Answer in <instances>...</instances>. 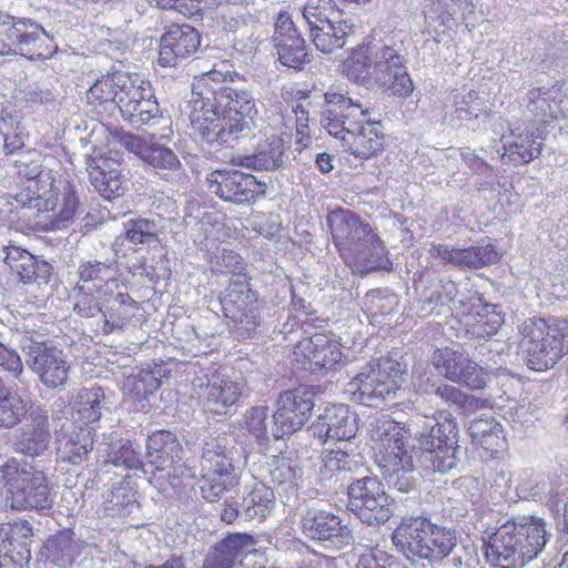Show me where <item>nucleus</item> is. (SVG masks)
<instances>
[{"label": "nucleus", "mask_w": 568, "mask_h": 568, "mask_svg": "<svg viewBox=\"0 0 568 568\" xmlns=\"http://www.w3.org/2000/svg\"><path fill=\"white\" fill-rule=\"evenodd\" d=\"M190 104L193 134L210 144L246 136L261 120L251 93L221 85L211 73L194 79Z\"/></svg>", "instance_id": "f257e3e1"}, {"label": "nucleus", "mask_w": 568, "mask_h": 568, "mask_svg": "<svg viewBox=\"0 0 568 568\" xmlns=\"http://www.w3.org/2000/svg\"><path fill=\"white\" fill-rule=\"evenodd\" d=\"M19 428L11 442L12 450L27 457L42 456L51 443L49 412L30 398L29 384L18 386L0 376V430Z\"/></svg>", "instance_id": "f03ea898"}, {"label": "nucleus", "mask_w": 568, "mask_h": 568, "mask_svg": "<svg viewBox=\"0 0 568 568\" xmlns=\"http://www.w3.org/2000/svg\"><path fill=\"white\" fill-rule=\"evenodd\" d=\"M326 221L335 246L353 272L367 274L392 268L383 242L355 213L336 209L327 214Z\"/></svg>", "instance_id": "7ed1b4c3"}, {"label": "nucleus", "mask_w": 568, "mask_h": 568, "mask_svg": "<svg viewBox=\"0 0 568 568\" xmlns=\"http://www.w3.org/2000/svg\"><path fill=\"white\" fill-rule=\"evenodd\" d=\"M549 536L542 519L508 520L484 545L486 560L500 568L524 567L542 551Z\"/></svg>", "instance_id": "20e7f679"}, {"label": "nucleus", "mask_w": 568, "mask_h": 568, "mask_svg": "<svg viewBox=\"0 0 568 568\" xmlns=\"http://www.w3.org/2000/svg\"><path fill=\"white\" fill-rule=\"evenodd\" d=\"M518 331L526 364L532 371H548L568 354V317H530Z\"/></svg>", "instance_id": "39448f33"}, {"label": "nucleus", "mask_w": 568, "mask_h": 568, "mask_svg": "<svg viewBox=\"0 0 568 568\" xmlns=\"http://www.w3.org/2000/svg\"><path fill=\"white\" fill-rule=\"evenodd\" d=\"M415 437L420 448V464L426 471L446 474L460 462L457 424L452 414L440 410L415 423Z\"/></svg>", "instance_id": "423d86ee"}, {"label": "nucleus", "mask_w": 568, "mask_h": 568, "mask_svg": "<svg viewBox=\"0 0 568 568\" xmlns=\"http://www.w3.org/2000/svg\"><path fill=\"white\" fill-rule=\"evenodd\" d=\"M351 61L349 68L357 79H372L396 97H407L413 91L404 58L392 47L358 45L353 50Z\"/></svg>", "instance_id": "0eeeda50"}, {"label": "nucleus", "mask_w": 568, "mask_h": 568, "mask_svg": "<svg viewBox=\"0 0 568 568\" xmlns=\"http://www.w3.org/2000/svg\"><path fill=\"white\" fill-rule=\"evenodd\" d=\"M393 542L408 560H444L455 546V531L417 516L403 518L393 532Z\"/></svg>", "instance_id": "6e6552de"}, {"label": "nucleus", "mask_w": 568, "mask_h": 568, "mask_svg": "<svg viewBox=\"0 0 568 568\" xmlns=\"http://www.w3.org/2000/svg\"><path fill=\"white\" fill-rule=\"evenodd\" d=\"M27 318L19 329V346L26 356L28 367L38 375L39 381L48 388L65 385L71 365L68 355L52 343L44 341V335L36 331Z\"/></svg>", "instance_id": "1a4fd4ad"}, {"label": "nucleus", "mask_w": 568, "mask_h": 568, "mask_svg": "<svg viewBox=\"0 0 568 568\" xmlns=\"http://www.w3.org/2000/svg\"><path fill=\"white\" fill-rule=\"evenodd\" d=\"M404 368L390 356L372 361L347 384V392L361 404L378 407L394 397L400 388Z\"/></svg>", "instance_id": "9d476101"}, {"label": "nucleus", "mask_w": 568, "mask_h": 568, "mask_svg": "<svg viewBox=\"0 0 568 568\" xmlns=\"http://www.w3.org/2000/svg\"><path fill=\"white\" fill-rule=\"evenodd\" d=\"M55 48L36 21L0 14V55L20 54L29 60H44Z\"/></svg>", "instance_id": "9b49d317"}, {"label": "nucleus", "mask_w": 568, "mask_h": 568, "mask_svg": "<svg viewBox=\"0 0 568 568\" xmlns=\"http://www.w3.org/2000/svg\"><path fill=\"white\" fill-rule=\"evenodd\" d=\"M348 509L363 523L379 525L393 515L389 496L383 484L372 476L353 480L347 487Z\"/></svg>", "instance_id": "f8f14e48"}, {"label": "nucleus", "mask_w": 568, "mask_h": 568, "mask_svg": "<svg viewBox=\"0 0 568 568\" xmlns=\"http://www.w3.org/2000/svg\"><path fill=\"white\" fill-rule=\"evenodd\" d=\"M8 496L12 509H45L51 505L47 478L41 471L18 469L7 465L4 469Z\"/></svg>", "instance_id": "ddd939ff"}, {"label": "nucleus", "mask_w": 568, "mask_h": 568, "mask_svg": "<svg viewBox=\"0 0 568 568\" xmlns=\"http://www.w3.org/2000/svg\"><path fill=\"white\" fill-rule=\"evenodd\" d=\"M371 116V109L347 94L326 92L321 112V123L327 132L342 140L351 134Z\"/></svg>", "instance_id": "4468645a"}, {"label": "nucleus", "mask_w": 568, "mask_h": 568, "mask_svg": "<svg viewBox=\"0 0 568 568\" xmlns=\"http://www.w3.org/2000/svg\"><path fill=\"white\" fill-rule=\"evenodd\" d=\"M314 408V393L304 385L282 392L276 400L273 414L275 428L272 435L275 439L293 434L301 429L310 418Z\"/></svg>", "instance_id": "2eb2a0df"}, {"label": "nucleus", "mask_w": 568, "mask_h": 568, "mask_svg": "<svg viewBox=\"0 0 568 568\" xmlns=\"http://www.w3.org/2000/svg\"><path fill=\"white\" fill-rule=\"evenodd\" d=\"M433 364L445 378L474 390L484 389L489 381L486 371L459 348H437Z\"/></svg>", "instance_id": "dca6fc26"}, {"label": "nucleus", "mask_w": 568, "mask_h": 568, "mask_svg": "<svg viewBox=\"0 0 568 568\" xmlns=\"http://www.w3.org/2000/svg\"><path fill=\"white\" fill-rule=\"evenodd\" d=\"M224 315L234 323L239 337H248L258 326V305L247 283L233 282L221 300Z\"/></svg>", "instance_id": "f3484780"}, {"label": "nucleus", "mask_w": 568, "mask_h": 568, "mask_svg": "<svg viewBox=\"0 0 568 568\" xmlns=\"http://www.w3.org/2000/svg\"><path fill=\"white\" fill-rule=\"evenodd\" d=\"M206 186L210 193L234 204L255 202L266 191L264 182L237 170L210 173L206 178Z\"/></svg>", "instance_id": "a211bd4d"}, {"label": "nucleus", "mask_w": 568, "mask_h": 568, "mask_svg": "<svg viewBox=\"0 0 568 568\" xmlns=\"http://www.w3.org/2000/svg\"><path fill=\"white\" fill-rule=\"evenodd\" d=\"M367 433L373 444L377 465L412 454L408 445V430L388 416L373 418Z\"/></svg>", "instance_id": "6ab92c4d"}, {"label": "nucleus", "mask_w": 568, "mask_h": 568, "mask_svg": "<svg viewBox=\"0 0 568 568\" xmlns=\"http://www.w3.org/2000/svg\"><path fill=\"white\" fill-rule=\"evenodd\" d=\"M192 385L203 408L216 415L227 414L229 408L235 405L242 395L240 384L221 373L204 378L197 377Z\"/></svg>", "instance_id": "aec40b11"}, {"label": "nucleus", "mask_w": 568, "mask_h": 568, "mask_svg": "<svg viewBox=\"0 0 568 568\" xmlns=\"http://www.w3.org/2000/svg\"><path fill=\"white\" fill-rule=\"evenodd\" d=\"M273 42L278 61L294 70H302L311 63L312 55L307 50L305 39L297 30L291 16L280 12L274 24Z\"/></svg>", "instance_id": "412c9836"}, {"label": "nucleus", "mask_w": 568, "mask_h": 568, "mask_svg": "<svg viewBox=\"0 0 568 568\" xmlns=\"http://www.w3.org/2000/svg\"><path fill=\"white\" fill-rule=\"evenodd\" d=\"M85 170L90 184L106 200L124 192L125 176L123 164L111 154L88 155Z\"/></svg>", "instance_id": "4be33fe9"}, {"label": "nucleus", "mask_w": 568, "mask_h": 568, "mask_svg": "<svg viewBox=\"0 0 568 568\" xmlns=\"http://www.w3.org/2000/svg\"><path fill=\"white\" fill-rule=\"evenodd\" d=\"M201 43L197 30L189 24H172L161 37L159 63L175 67L180 61L194 54Z\"/></svg>", "instance_id": "5701e85b"}, {"label": "nucleus", "mask_w": 568, "mask_h": 568, "mask_svg": "<svg viewBox=\"0 0 568 568\" xmlns=\"http://www.w3.org/2000/svg\"><path fill=\"white\" fill-rule=\"evenodd\" d=\"M429 253L445 264L460 270H478L498 260L491 244H478L466 248L453 247L447 244H430Z\"/></svg>", "instance_id": "b1692460"}, {"label": "nucleus", "mask_w": 568, "mask_h": 568, "mask_svg": "<svg viewBox=\"0 0 568 568\" xmlns=\"http://www.w3.org/2000/svg\"><path fill=\"white\" fill-rule=\"evenodd\" d=\"M3 262L11 273L23 284L49 283L52 276V266L44 260H39L26 250L16 245L3 246Z\"/></svg>", "instance_id": "393cba45"}, {"label": "nucleus", "mask_w": 568, "mask_h": 568, "mask_svg": "<svg viewBox=\"0 0 568 568\" xmlns=\"http://www.w3.org/2000/svg\"><path fill=\"white\" fill-rule=\"evenodd\" d=\"M100 297L103 298L101 329L104 334L129 325L139 311L138 303L131 298L123 285L119 284V288H112L106 296Z\"/></svg>", "instance_id": "a878e982"}, {"label": "nucleus", "mask_w": 568, "mask_h": 568, "mask_svg": "<svg viewBox=\"0 0 568 568\" xmlns=\"http://www.w3.org/2000/svg\"><path fill=\"white\" fill-rule=\"evenodd\" d=\"M254 539L246 534H233L212 547L203 568H240L243 558L253 551Z\"/></svg>", "instance_id": "bb28decb"}, {"label": "nucleus", "mask_w": 568, "mask_h": 568, "mask_svg": "<svg viewBox=\"0 0 568 568\" xmlns=\"http://www.w3.org/2000/svg\"><path fill=\"white\" fill-rule=\"evenodd\" d=\"M505 155L514 164H527L538 158L542 148V138L538 129L525 126L511 129L501 136Z\"/></svg>", "instance_id": "cd10ccee"}, {"label": "nucleus", "mask_w": 568, "mask_h": 568, "mask_svg": "<svg viewBox=\"0 0 568 568\" xmlns=\"http://www.w3.org/2000/svg\"><path fill=\"white\" fill-rule=\"evenodd\" d=\"M356 27L352 20L334 18L310 29L312 42L323 53H333L344 48L355 36Z\"/></svg>", "instance_id": "c85d7f7f"}, {"label": "nucleus", "mask_w": 568, "mask_h": 568, "mask_svg": "<svg viewBox=\"0 0 568 568\" xmlns=\"http://www.w3.org/2000/svg\"><path fill=\"white\" fill-rule=\"evenodd\" d=\"M526 108L535 121L544 124L568 119V98L555 90L541 88L529 90Z\"/></svg>", "instance_id": "c756f323"}, {"label": "nucleus", "mask_w": 568, "mask_h": 568, "mask_svg": "<svg viewBox=\"0 0 568 568\" xmlns=\"http://www.w3.org/2000/svg\"><path fill=\"white\" fill-rule=\"evenodd\" d=\"M303 534L318 541H328L335 547L344 542L348 537L346 527L342 526L341 519L327 511H307L301 521Z\"/></svg>", "instance_id": "7c9ffc66"}, {"label": "nucleus", "mask_w": 568, "mask_h": 568, "mask_svg": "<svg viewBox=\"0 0 568 568\" xmlns=\"http://www.w3.org/2000/svg\"><path fill=\"white\" fill-rule=\"evenodd\" d=\"M146 453L150 465L156 470H165L182 459L183 449L175 434L159 429L149 435Z\"/></svg>", "instance_id": "2f4dec72"}, {"label": "nucleus", "mask_w": 568, "mask_h": 568, "mask_svg": "<svg viewBox=\"0 0 568 568\" xmlns=\"http://www.w3.org/2000/svg\"><path fill=\"white\" fill-rule=\"evenodd\" d=\"M384 133L379 121H373L371 116L364 121L358 130L342 138L344 146L352 154L363 159H369L384 148Z\"/></svg>", "instance_id": "473e14b6"}, {"label": "nucleus", "mask_w": 568, "mask_h": 568, "mask_svg": "<svg viewBox=\"0 0 568 568\" xmlns=\"http://www.w3.org/2000/svg\"><path fill=\"white\" fill-rule=\"evenodd\" d=\"M233 449L234 446L225 435L205 437L201 455L202 469L230 476L234 471Z\"/></svg>", "instance_id": "72a5a7b5"}, {"label": "nucleus", "mask_w": 568, "mask_h": 568, "mask_svg": "<svg viewBox=\"0 0 568 568\" xmlns=\"http://www.w3.org/2000/svg\"><path fill=\"white\" fill-rule=\"evenodd\" d=\"M297 349L308 361L311 366L325 369H334L342 361L341 345L323 334H315L301 341Z\"/></svg>", "instance_id": "f704fd0d"}, {"label": "nucleus", "mask_w": 568, "mask_h": 568, "mask_svg": "<svg viewBox=\"0 0 568 568\" xmlns=\"http://www.w3.org/2000/svg\"><path fill=\"white\" fill-rule=\"evenodd\" d=\"M382 475L390 489L412 495L408 500L417 499L416 477L413 455H404L394 460L378 464Z\"/></svg>", "instance_id": "c9c22d12"}, {"label": "nucleus", "mask_w": 568, "mask_h": 568, "mask_svg": "<svg viewBox=\"0 0 568 568\" xmlns=\"http://www.w3.org/2000/svg\"><path fill=\"white\" fill-rule=\"evenodd\" d=\"M317 427L326 439L349 440L357 433L356 415L346 405H333L321 416Z\"/></svg>", "instance_id": "e433bc0d"}, {"label": "nucleus", "mask_w": 568, "mask_h": 568, "mask_svg": "<svg viewBox=\"0 0 568 568\" xmlns=\"http://www.w3.org/2000/svg\"><path fill=\"white\" fill-rule=\"evenodd\" d=\"M284 140L273 134L260 141L253 154L240 156L239 164L253 170L275 171L284 166Z\"/></svg>", "instance_id": "4c0bfd02"}, {"label": "nucleus", "mask_w": 568, "mask_h": 568, "mask_svg": "<svg viewBox=\"0 0 568 568\" xmlns=\"http://www.w3.org/2000/svg\"><path fill=\"white\" fill-rule=\"evenodd\" d=\"M79 207V199L70 185L62 190L51 187L49 196L43 199V209L51 212L52 229H63L71 223Z\"/></svg>", "instance_id": "58836bf2"}, {"label": "nucleus", "mask_w": 568, "mask_h": 568, "mask_svg": "<svg viewBox=\"0 0 568 568\" xmlns=\"http://www.w3.org/2000/svg\"><path fill=\"white\" fill-rule=\"evenodd\" d=\"M81 554V544L71 529L51 536L43 545L42 556L59 568H69Z\"/></svg>", "instance_id": "ea45409f"}, {"label": "nucleus", "mask_w": 568, "mask_h": 568, "mask_svg": "<svg viewBox=\"0 0 568 568\" xmlns=\"http://www.w3.org/2000/svg\"><path fill=\"white\" fill-rule=\"evenodd\" d=\"M170 374L171 369L163 362L145 364L128 377L126 385L136 399H148Z\"/></svg>", "instance_id": "a19ab883"}, {"label": "nucleus", "mask_w": 568, "mask_h": 568, "mask_svg": "<svg viewBox=\"0 0 568 568\" xmlns=\"http://www.w3.org/2000/svg\"><path fill=\"white\" fill-rule=\"evenodd\" d=\"M143 162L152 166L156 174L165 181L180 183L185 179L184 169L178 155L163 144L151 143Z\"/></svg>", "instance_id": "79ce46f5"}, {"label": "nucleus", "mask_w": 568, "mask_h": 568, "mask_svg": "<svg viewBox=\"0 0 568 568\" xmlns=\"http://www.w3.org/2000/svg\"><path fill=\"white\" fill-rule=\"evenodd\" d=\"M359 455L351 454L344 449H331L322 456V466L318 476L322 481H344L347 475L356 471L359 467Z\"/></svg>", "instance_id": "37998d69"}, {"label": "nucleus", "mask_w": 568, "mask_h": 568, "mask_svg": "<svg viewBox=\"0 0 568 568\" xmlns=\"http://www.w3.org/2000/svg\"><path fill=\"white\" fill-rule=\"evenodd\" d=\"M163 229L161 216L130 219L123 223V236L133 245L149 247L160 244V234Z\"/></svg>", "instance_id": "c03bdc74"}, {"label": "nucleus", "mask_w": 568, "mask_h": 568, "mask_svg": "<svg viewBox=\"0 0 568 568\" xmlns=\"http://www.w3.org/2000/svg\"><path fill=\"white\" fill-rule=\"evenodd\" d=\"M302 476V468L290 459H275L270 469L272 484L276 486L280 496H285L287 504L297 497Z\"/></svg>", "instance_id": "a18cd8bd"}, {"label": "nucleus", "mask_w": 568, "mask_h": 568, "mask_svg": "<svg viewBox=\"0 0 568 568\" xmlns=\"http://www.w3.org/2000/svg\"><path fill=\"white\" fill-rule=\"evenodd\" d=\"M116 274L118 265L115 261L101 262L98 260H88L81 262L78 266V275L81 282H104V285L100 286L98 290L100 296H106L110 290L119 288Z\"/></svg>", "instance_id": "49530a36"}, {"label": "nucleus", "mask_w": 568, "mask_h": 568, "mask_svg": "<svg viewBox=\"0 0 568 568\" xmlns=\"http://www.w3.org/2000/svg\"><path fill=\"white\" fill-rule=\"evenodd\" d=\"M93 449V435L89 427H79L60 439L58 455L62 460L79 465L87 459Z\"/></svg>", "instance_id": "de8ad7c7"}, {"label": "nucleus", "mask_w": 568, "mask_h": 568, "mask_svg": "<svg viewBox=\"0 0 568 568\" xmlns=\"http://www.w3.org/2000/svg\"><path fill=\"white\" fill-rule=\"evenodd\" d=\"M468 433L473 443L485 450L498 452L504 446V429L493 417L473 419L469 423Z\"/></svg>", "instance_id": "09e8293b"}, {"label": "nucleus", "mask_w": 568, "mask_h": 568, "mask_svg": "<svg viewBox=\"0 0 568 568\" xmlns=\"http://www.w3.org/2000/svg\"><path fill=\"white\" fill-rule=\"evenodd\" d=\"M77 418L85 424L98 422L105 407V394L102 387L81 388L72 404Z\"/></svg>", "instance_id": "8fccbe9b"}, {"label": "nucleus", "mask_w": 568, "mask_h": 568, "mask_svg": "<svg viewBox=\"0 0 568 568\" xmlns=\"http://www.w3.org/2000/svg\"><path fill=\"white\" fill-rule=\"evenodd\" d=\"M274 503L273 489L263 483H256L241 503L244 520L263 521Z\"/></svg>", "instance_id": "3c124183"}, {"label": "nucleus", "mask_w": 568, "mask_h": 568, "mask_svg": "<svg viewBox=\"0 0 568 568\" xmlns=\"http://www.w3.org/2000/svg\"><path fill=\"white\" fill-rule=\"evenodd\" d=\"M121 90L118 91L116 106L122 116L135 108V103L152 95L151 83L138 73L124 72Z\"/></svg>", "instance_id": "603ef678"}, {"label": "nucleus", "mask_w": 568, "mask_h": 568, "mask_svg": "<svg viewBox=\"0 0 568 568\" xmlns=\"http://www.w3.org/2000/svg\"><path fill=\"white\" fill-rule=\"evenodd\" d=\"M124 72H114L100 77L89 88L87 102L92 105H116L118 91L121 90Z\"/></svg>", "instance_id": "864d4df0"}, {"label": "nucleus", "mask_w": 568, "mask_h": 568, "mask_svg": "<svg viewBox=\"0 0 568 568\" xmlns=\"http://www.w3.org/2000/svg\"><path fill=\"white\" fill-rule=\"evenodd\" d=\"M268 407L254 406L248 408L243 416V427L252 435L261 448L268 444Z\"/></svg>", "instance_id": "5fc2aeb1"}, {"label": "nucleus", "mask_w": 568, "mask_h": 568, "mask_svg": "<svg viewBox=\"0 0 568 568\" xmlns=\"http://www.w3.org/2000/svg\"><path fill=\"white\" fill-rule=\"evenodd\" d=\"M343 13L336 8L334 0H306L303 7V17L310 29Z\"/></svg>", "instance_id": "6e6d98bb"}, {"label": "nucleus", "mask_w": 568, "mask_h": 568, "mask_svg": "<svg viewBox=\"0 0 568 568\" xmlns=\"http://www.w3.org/2000/svg\"><path fill=\"white\" fill-rule=\"evenodd\" d=\"M108 462L115 466H124L129 469L142 467L140 454L134 450L129 439L120 438L109 446Z\"/></svg>", "instance_id": "4d7b16f0"}, {"label": "nucleus", "mask_w": 568, "mask_h": 568, "mask_svg": "<svg viewBox=\"0 0 568 568\" xmlns=\"http://www.w3.org/2000/svg\"><path fill=\"white\" fill-rule=\"evenodd\" d=\"M398 304V296L387 291L375 290L365 296V305L374 317L396 312Z\"/></svg>", "instance_id": "13d9d810"}, {"label": "nucleus", "mask_w": 568, "mask_h": 568, "mask_svg": "<svg viewBox=\"0 0 568 568\" xmlns=\"http://www.w3.org/2000/svg\"><path fill=\"white\" fill-rule=\"evenodd\" d=\"M235 481V476H220L214 471H207L202 475L200 480V489L203 498L209 501H214L224 491L227 490Z\"/></svg>", "instance_id": "bf43d9fd"}, {"label": "nucleus", "mask_w": 568, "mask_h": 568, "mask_svg": "<svg viewBox=\"0 0 568 568\" xmlns=\"http://www.w3.org/2000/svg\"><path fill=\"white\" fill-rule=\"evenodd\" d=\"M160 115L159 103L151 97H145L140 102L135 103V108H132L130 112L123 115L124 120L129 121L133 126L141 128L149 123L152 119Z\"/></svg>", "instance_id": "052dcab7"}, {"label": "nucleus", "mask_w": 568, "mask_h": 568, "mask_svg": "<svg viewBox=\"0 0 568 568\" xmlns=\"http://www.w3.org/2000/svg\"><path fill=\"white\" fill-rule=\"evenodd\" d=\"M496 306H486V314L478 313V318L474 325V334L478 337H489L497 333L504 323V317L496 312Z\"/></svg>", "instance_id": "680f3d73"}, {"label": "nucleus", "mask_w": 568, "mask_h": 568, "mask_svg": "<svg viewBox=\"0 0 568 568\" xmlns=\"http://www.w3.org/2000/svg\"><path fill=\"white\" fill-rule=\"evenodd\" d=\"M434 393L445 403L454 405L457 409L465 410L473 405V397L453 385L440 384L435 388Z\"/></svg>", "instance_id": "e2e57ef3"}, {"label": "nucleus", "mask_w": 568, "mask_h": 568, "mask_svg": "<svg viewBox=\"0 0 568 568\" xmlns=\"http://www.w3.org/2000/svg\"><path fill=\"white\" fill-rule=\"evenodd\" d=\"M457 295V286L452 280H440L434 290L425 298L429 304L446 305Z\"/></svg>", "instance_id": "0e129e2a"}, {"label": "nucleus", "mask_w": 568, "mask_h": 568, "mask_svg": "<svg viewBox=\"0 0 568 568\" xmlns=\"http://www.w3.org/2000/svg\"><path fill=\"white\" fill-rule=\"evenodd\" d=\"M192 209H194V212H186L184 215L185 225L191 226L194 224L207 236L216 223L215 213L202 211L200 207L194 206Z\"/></svg>", "instance_id": "69168bd1"}, {"label": "nucleus", "mask_w": 568, "mask_h": 568, "mask_svg": "<svg viewBox=\"0 0 568 568\" xmlns=\"http://www.w3.org/2000/svg\"><path fill=\"white\" fill-rule=\"evenodd\" d=\"M74 311L82 317H95L102 318L103 303L100 305L91 295L82 293L74 304Z\"/></svg>", "instance_id": "338daca9"}, {"label": "nucleus", "mask_w": 568, "mask_h": 568, "mask_svg": "<svg viewBox=\"0 0 568 568\" xmlns=\"http://www.w3.org/2000/svg\"><path fill=\"white\" fill-rule=\"evenodd\" d=\"M120 142L128 151L138 155L142 161L146 158L151 146V143L131 133H123L120 138Z\"/></svg>", "instance_id": "774afa93"}]
</instances>
